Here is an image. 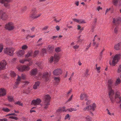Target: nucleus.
I'll return each mask as SVG.
<instances>
[{
    "instance_id": "7",
    "label": "nucleus",
    "mask_w": 121,
    "mask_h": 121,
    "mask_svg": "<svg viewBox=\"0 0 121 121\" xmlns=\"http://www.w3.org/2000/svg\"><path fill=\"white\" fill-rule=\"evenodd\" d=\"M59 58L60 57L57 54H55L54 57L52 56L50 57L49 61L51 63L53 61L54 63H55L58 61Z\"/></svg>"
},
{
    "instance_id": "59",
    "label": "nucleus",
    "mask_w": 121,
    "mask_h": 121,
    "mask_svg": "<svg viewBox=\"0 0 121 121\" xmlns=\"http://www.w3.org/2000/svg\"><path fill=\"white\" fill-rule=\"evenodd\" d=\"M56 30L57 31H58L60 29V27L58 26H56Z\"/></svg>"
},
{
    "instance_id": "58",
    "label": "nucleus",
    "mask_w": 121,
    "mask_h": 121,
    "mask_svg": "<svg viewBox=\"0 0 121 121\" xmlns=\"http://www.w3.org/2000/svg\"><path fill=\"white\" fill-rule=\"evenodd\" d=\"M73 20L74 21H75L77 22H79V20L78 19L74 18L73 19Z\"/></svg>"
},
{
    "instance_id": "30",
    "label": "nucleus",
    "mask_w": 121,
    "mask_h": 121,
    "mask_svg": "<svg viewBox=\"0 0 121 121\" xmlns=\"http://www.w3.org/2000/svg\"><path fill=\"white\" fill-rule=\"evenodd\" d=\"M55 51L57 52H60L61 49L60 47H58L55 48Z\"/></svg>"
},
{
    "instance_id": "54",
    "label": "nucleus",
    "mask_w": 121,
    "mask_h": 121,
    "mask_svg": "<svg viewBox=\"0 0 121 121\" xmlns=\"http://www.w3.org/2000/svg\"><path fill=\"white\" fill-rule=\"evenodd\" d=\"M38 87V86H37L35 84L33 86V88L35 89H36L37 88V87Z\"/></svg>"
},
{
    "instance_id": "46",
    "label": "nucleus",
    "mask_w": 121,
    "mask_h": 121,
    "mask_svg": "<svg viewBox=\"0 0 121 121\" xmlns=\"http://www.w3.org/2000/svg\"><path fill=\"white\" fill-rule=\"evenodd\" d=\"M21 78L22 79L24 80L26 78V75L23 74H22L21 77Z\"/></svg>"
},
{
    "instance_id": "55",
    "label": "nucleus",
    "mask_w": 121,
    "mask_h": 121,
    "mask_svg": "<svg viewBox=\"0 0 121 121\" xmlns=\"http://www.w3.org/2000/svg\"><path fill=\"white\" fill-rule=\"evenodd\" d=\"M70 109L71 110V111H76L77 110V109L75 108H70Z\"/></svg>"
},
{
    "instance_id": "24",
    "label": "nucleus",
    "mask_w": 121,
    "mask_h": 121,
    "mask_svg": "<svg viewBox=\"0 0 121 121\" xmlns=\"http://www.w3.org/2000/svg\"><path fill=\"white\" fill-rule=\"evenodd\" d=\"M47 51L45 48H43L41 50V55L42 56H43L47 54Z\"/></svg>"
},
{
    "instance_id": "60",
    "label": "nucleus",
    "mask_w": 121,
    "mask_h": 121,
    "mask_svg": "<svg viewBox=\"0 0 121 121\" xmlns=\"http://www.w3.org/2000/svg\"><path fill=\"white\" fill-rule=\"evenodd\" d=\"M8 120L6 118H4L3 119H1L0 120V121H7Z\"/></svg>"
},
{
    "instance_id": "25",
    "label": "nucleus",
    "mask_w": 121,
    "mask_h": 121,
    "mask_svg": "<svg viewBox=\"0 0 121 121\" xmlns=\"http://www.w3.org/2000/svg\"><path fill=\"white\" fill-rule=\"evenodd\" d=\"M24 51L23 50H20L18 51L17 53V55L19 56H21L24 54Z\"/></svg>"
},
{
    "instance_id": "21",
    "label": "nucleus",
    "mask_w": 121,
    "mask_h": 121,
    "mask_svg": "<svg viewBox=\"0 0 121 121\" xmlns=\"http://www.w3.org/2000/svg\"><path fill=\"white\" fill-rule=\"evenodd\" d=\"M37 70L36 69H32L30 72V75L31 76L35 75L37 74Z\"/></svg>"
},
{
    "instance_id": "14",
    "label": "nucleus",
    "mask_w": 121,
    "mask_h": 121,
    "mask_svg": "<svg viewBox=\"0 0 121 121\" xmlns=\"http://www.w3.org/2000/svg\"><path fill=\"white\" fill-rule=\"evenodd\" d=\"M50 76V75L48 72H46L43 74L42 78L44 79L46 81H47L49 79Z\"/></svg>"
},
{
    "instance_id": "20",
    "label": "nucleus",
    "mask_w": 121,
    "mask_h": 121,
    "mask_svg": "<svg viewBox=\"0 0 121 121\" xmlns=\"http://www.w3.org/2000/svg\"><path fill=\"white\" fill-rule=\"evenodd\" d=\"M114 48L116 50H119L121 49V43H119L115 45Z\"/></svg>"
},
{
    "instance_id": "17",
    "label": "nucleus",
    "mask_w": 121,
    "mask_h": 121,
    "mask_svg": "<svg viewBox=\"0 0 121 121\" xmlns=\"http://www.w3.org/2000/svg\"><path fill=\"white\" fill-rule=\"evenodd\" d=\"M6 95V90L4 89H0V96H3Z\"/></svg>"
},
{
    "instance_id": "5",
    "label": "nucleus",
    "mask_w": 121,
    "mask_h": 121,
    "mask_svg": "<svg viewBox=\"0 0 121 121\" xmlns=\"http://www.w3.org/2000/svg\"><path fill=\"white\" fill-rule=\"evenodd\" d=\"M14 49L13 48H6L4 50V52L8 55L12 56L13 55Z\"/></svg>"
},
{
    "instance_id": "32",
    "label": "nucleus",
    "mask_w": 121,
    "mask_h": 121,
    "mask_svg": "<svg viewBox=\"0 0 121 121\" xmlns=\"http://www.w3.org/2000/svg\"><path fill=\"white\" fill-rule=\"evenodd\" d=\"M42 63L40 62H37L36 63V64L39 67L41 68V67Z\"/></svg>"
},
{
    "instance_id": "8",
    "label": "nucleus",
    "mask_w": 121,
    "mask_h": 121,
    "mask_svg": "<svg viewBox=\"0 0 121 121\" xmlns=\"http://www.w3.org/2000/svg\"><path fill=\"white\" fill-rule=\"evenodd\" d=\"M12 0H0V3L3 4L4 6L7 8L9 6V3Z\"/></svg>"
},
{
    "instance_id": "18",
    "label": "nucleus",
    "mask_w": 121,
    "mask_h": 121,
    "mask_svg": "<svg viewBox=\"0 0 121 121\" xmlns=\"http://www.w3.org/2000/svg\"><path fill=\"white\" fill-rule=\"evenodd\" d=\"M54 48V47L51 45H49L47 48V51L50 53L52 52Z\"/></svg>"
},
{
    "instance_id": "50",
    "label": "nucleus",
    "mask_w": 121,
    "mask_h": 121,
    "mask_svg": "<svg viewBox=\"0 0 121 121\" xmlns=\"http://www.w3.org/2000/svg\"><path fill=\"white\" fill-rule=\"evenodd\" d=\"M87 101L86 102V105H89L91 103V101L89 100H87Z\"/></svg>"
},
{
    "instance_id": "39",
    "label": "nucleus",
    "mask_w": 121,
    "mask_h": 121,
    "mask_svg": "<svg viewBox=\"0 0 121 121\" xmlns=\"http://www.w3.org/2000/svg\"><path fill=\"white\" fill-rule=\"evenodd\" d=\"M15 104H17L19 105L20 106H22L23 105V104L22 103H21V102L19 101L16 102L15 103Z\"/></svg>"
},
{
    "instance_id": "27",
    "label": "nucleus",
    "mask_w": 121,
    "mask_h": 121,
    "mask_svg": "<svg viewBox=\"0 0 121 121\" xmlns=\"http://www.w3.org/2000/svg\"><path fill=\"white\" fill-rule=\"evenodd\" d=\"M119 0H112V2L115 6L117 5Z\"/></svg>"
},
{
    "instance_id": "35",
    "label": "nucleus",
    "mask_w": 121,
    "mask_h": 121,
    "mask_svg": "<svg viewBox=\"0 0 121 121\" xmlns=\"http://www.w3.org/2000/svg\"><path fill=\"white\" fill-rule=\"evenodd\" d=\"M2 110L5 112H9L10 111V110L8 108H3L2 109Z\"/></svg>"
},
{
    "instance_id": "47",
    "label": "nucleus",
    "mask_w": 121,
    "mask_h": 121,
    "mask_svg": "<svg viewBox=\"0 0 121 121\" xmlns=\"http://www.w3.org/2000/svg\"><path fill=\"white\" fill-rule=\"evenodd\" d=\"M79 46L77 45L73 46V48L75 49H77L78 48Z\"/></svg>"
},
{
    "instance_id": "37",
    "label": "nucleus",
    "mask_w": 121,
    "mask_h": 121,
    "mask_svg": "<svg viewBox=\"0 0 121 121\" xmlns=\"http://www.w3.org/2000/svg\"><path fill=\"white\" fill-rule=\"evenodd\" d=\"M17 116V115L15 113H10L9 114H7L6 116Z\"/></svg>"
},
{
    "instance_id": "28",
    "label": "nucleus",
    "mask_w": 121,
    "mask_h": 121,
    "mask_svg": "<svg viewBox=\"0 0 121 121\" xmlns=\"http://www.w3.org/2000/svg\"><path fill=\"white\" fill-rule=\"evenodd\" d=\"M8 99L9 101L11 102L13 100V97L11 96H8Z\"/></svg>"
},
{
    "instance_id": "26",
    "label": "nucleus",
    "mask_w": 121,
    "mask_h": 121,
    "mask_svg": "<svg viewBox=\"0 0 121 121\" xmlns=\"http://www.w3.org/2000/svg\"><path fill=\"white\" fill-rule=\"evenodd\" d=\"M31 60L30 59H25L23 60H19V61L22 63H23L25 61H29Z\"/></svg>"
},
{
    "instance_id": "41",
    "label": "nucleus",
    "mask_w": 121,
    "mask_h": 121,
    "mask_svg": "<svg viewBox=\"0 0 121 121\" xmlns=\"http://www.w3.org/2000/svg\"><path fill=\"white\" fill-rule=\"evenodd\" d=\"M28 48L27 46L26 45L23 46L22 47V48L24 50Z\"/></svg>"
},
{
    "instance_id": "22",
    "label": "nucleus",
    "mask_w": 121,
    "mask_h": 121,
    "mask_svg": "<svg viewBox=\"0 0 121 121\" xmlns=\"http://www.w3.org/2000/svg\"><path fill=\"white\" fill-rule=\"evenodd\" d=\"M8 17V15L5 13L2 12L1 16L0 18L3 20H5Z\"/></svg>"
},
{
    "instance_id": "23",
    "label": "nucleus",
    "mask_w": 121,
    "mask_h": 121,
    "mask_svg": "<svg viewBox=\"0 0 121 121\" xmlns=\"http://www.w3.org/2000/svg\"><path fill=\"white\" fill-rule=\"evenodd\" d=\"M50 102L44 101V108L46 109L48 107V106L50 104Z\"/></svg>"
},
{
    "instance_id": "61",
    "label": "nucleus",
    "mask_w": 121,
    "mask_h": 121,
    "mask_svg": "<svg viewBox=\"0 0 121 121\" xmlns=\"http://www.w3.org/2000/svg\"><path fill=\"white\" fill-rule=\"evenodd\" d=\"M29 83V82L27 81H25L24 82V85H27Z\"/></svg>"
},
{
    "instance_id": "3",
    "label": "nucleus",
    "mask_w": 121,
    "mask_h": 121,
    "mask_svg": "<svg viewBox=\"0 0 121 121\" xmlns=\"http://www.w3.org/2000/svg\"><path fill=\"white\" fill-rule=\"evenodd\" d=\"M121 56V54H116L114 56L113 59L112 64L110 61L109 62V64L110 65H112L113 66L117 64L118 60L120 59Z\"/></svg>"
},
{
    "instance_id": "45",
    "label": "nucleus",
    "mask_w": 121,
    "mask_h": 121,
    "mask_svg": "<svg viewBox=\"0 0 121 121\" xmlns=\"http://www.w3.org/2000/svg\"><path fill=\"white\" fill-rule=\"evenodd\" d=\"M62 111H64V110H63L61 108H59L56 110V112H60Z\"/></svg>"
},
{
    "instance_id": "38",
    "label": "nucleus",
    "mask_w": 121,
    "mask_h": 121,
    "mask_svg": "<svg viewBox=\"0 0 121 121\" xmlns=\"http://www.w3.org/2000/svg\"><path fill=\"white\" fill-rule=\"evenodd\" d=\"M121 81L120 79H117L116 81V84H120L121 83Z\"/></svg>"
},
{
    "instance_id": "62",
    "label": "nucleus",
    "mask_w": 121,
    "mask_h": 121,
    "mask_svg": "<svg viewBox=\"0 0 121 121\" xmlns=\"http://www.w3.org/2000/svg\"><path fill=\"white\" fill-rule=\"evenodd\" d=\"M106 110L108 112V114L110 115H111V113H110V112H109V110L107 108L106 109Z\"/></svg>"
},
{
    "instance_id": "44",
    "label": "nucleus",
    "mask_w": 121,
    "mask_h": 121,
    "mask_svg": "<svg viewBox=\"0 0 121 121\" xmlns=\"http://www.w3.org/2000/svg\"><path fill=\"white\" fill-rule=\"evenodd\" d=\"M3 48V45L0 44V53L2 52Z\"/></svg>"
},
{
    "instance_id": "49",
    "label": "nucleus",
    "mask_w": 121,
    "mask_h": 121,
    "mask_svg": "<svg viewBox=\"0 0 121 121\" xmlns=\"http://www.w3.org/2000/svg\"><path fill=\"white\" fill-rule=\"evenodd\" d=\"M35 108V107H33V108H32L31 110H30V113H32V112H36V111H35V110H32V109L34 108Z\"/></svg>"
},
{
    "instance_id": "36",
    "label": "nucleus",
    "mask_w": 121,
    "mask_h": 121,
    "mask_svg": "<svg viewBox=\"0 0 121 121\" xmlns=\"http://www.w3.org/2000/svg\"><path fill=\"white\" fill-rule=\"evenodd\" d=\"M86 120L88 121H90L91 120V117L89 116H87L86 117Z\"/></svg>"
},
{
    "instance_id": "42",
    "label": "nucleus",
    "mask_w": 121,
    "mask_h": 121,
    "mask_svg": "<svg viewBox=\"0 0 121 121\" xmlns=\"http://www.w3.org/2000/svg\"><path fill=\"white\" fill-rule=\"evenodd\" d=\"M88 72L89 70L88 69H86V73L85 74V76L86 77H87V76L88 75H89V74H88Z\"/></svg>"
},
{
    "instance_id": "2",
    "label": "nucleus",
    "mask_w": 121,
    "mask_h": 121,
    "mask_svg": "<svg viewBox=\"0 0 121 121\" xmlns=\"http://www.w3.org/2000/svg\"><path fill=\"white\" fill-rule=\"evenodd\" d=\"M37 11L35 8L33 9L32 10L31 14L30 15V17L32 19H34L37 18L41 15V14H36Z\"/></svg>"
},
{
    "instance_id": "56",
    "label": "nucleus",
    "mask_w": 121,
    "mask_h": 121,
    "mask_svg": "<svg viewBox=\"0 0 121 121\" xmlns=\"http://www.w3.org/2000/svg\"><path fill=\"white\" fill-rule=\"evenodd\" d=\"M48 28V26H46L43 28V30H46Z\"/></svg>"
},
{
    "instance_id": "52",
    "label": "nucleus",
    "mask_w": 121,
    "mask_h": 121,
    "mask_svg": "<svg viewBox=\"0 0 121 121\" xmlns=\"http://www.w3.org/2000/svg\"><path fill=\"white\" fill-rule=\"evenodd\" d=\"M29 55L30 56H31L33 54V53L31 52H29L28 53Z\"/></svg>"
},
{
    "instance_id": "48",
    "label": "nucleus",
    "mask_w": 121,
    "mask_h": 121,
    "mask_svg": "<svg viewBox=\"0 0 121 121\" xmlns=\"http://www.w3.org/2000/svg\"><path fill=\"white\" fill-rule=\"evenodd\" d=\"M69 117V114H68L66 115L65 118V119L66 120Z\"/></svg>"
},
{
    "instance_id": "13",
    "label": "nucleus",
    "mask_w": 121,
    "mask_h": 121,
    "mask_svg": "<svg viewBox=\"0 0 121 121\" xmlns=\"http://www.w3.org/2000/svg\"><path fill=\"white\" fill-rule=\"evenodd\" d=\"M41 102L40 99H37L36 100H33L32 101L31 104L32 105H37L39 104Z\"/></svg>"
},
{
    "instance_id": "16",
    "label": "nucleus",
    "mask_w": 121,
    "mask_h": 121,
    "mask_svg": "<svg viewBox=\"0 0 121 121\" xmlns=\"http://www.w3.org/2000/svg\"><path fill=\"white\" fill-rule=\"evenodd\" d=\"M88 97L87 95L85 93H82L80 95V98L81 100H82L84 99V98H86L85 100H88L87 98Z\"/></svg>"
},
{
    "instance_id": "53",
    "label": "nucleus",
    "mask_w": 121,
    "mask_h": 121,
    "mask_svg": "<svg viewBox=\"0 0 121 121\" xmlns=\"http://www.w3.org/2000/svg\"><path fill=\"white\" fill-rule=\"evenodd\" d=\"M40 84V83L38 81V82H35V84L36 85V86H39V85Z\"/></svg>"
},
{
    "instance_id": "40",
    "label": "nucleus",
    "mask_w": 121,
    "mask_h": 121,
    "mask_svg": "<svg viewBox=\"0 0 121 121\" xmlns=\"http://www.w3.org/2000/svg\"><path fill=\"white\" fill-rule=\"evenodd\" d=\"M121 65L119 66L117 70V72L119 73L121 72Z\"/></svg>"
},
{
    "instance_id": "19",
    "label": "nucleus",
    "mask_w": 121,
    "mask_h": 121,
    "mask_svg": "<svg viewBox=\"0 0 121 121\" xmlns=\"http://www.w3.org/2000/svg\"><path fill=\"white\" fill-rule=\"evenodd\" d=\"M44 101L50 102L51 97L49 95H45L44 97Z\"/></svg>"
},
{
    "instance_id": "63",
    "label": "nucleus",
    "mask_w": 121,
    "mask_h": 121,
    "mask_svg": "<svg viewBox=\"0 0 121 121\" xmlns=\"http://www.w3.org/2000/svg\"><path fill=\"white\" fill-rule=\"evenodd\" d=\"M102 8H101L100 6H99L97 8V10L98 11H99L100 9H102Z\"/></svg>"
},
{
    "instance_id": "9",
    "label": "nucleus",
    "mask_w": 121,
    "mask_h": 121,
    "mask_svg": "<svg viewBox=\"0 0 121 121\" xmlns=\"http://www.w3.org/2000/svg\"><path fill=\"white\" fill-rule=\"evenodd\" d=\"M4 28L8 30H11L14 29V26L13 24L12 23L9 22L5 25Z\"/></svg>"
},
{
    "instance_id": "12",
    "label": "nucleus",
    "mask_w": 121,
    "mask_h": 121,
    "mask_svg": "<svg viewBox=\"0 0 121 121\" xmlns=\"http://www.w3.org/2000/svg\"><path fill=\"white\" fill-rule=\"evenodd\" d=\"M62 73V70L60 69H57L53 71V73L56 76L60 75Z\"/></svg>"
},
{
    "instance_id": "33",
    "label": "nucleus",
    "mask_w": 121,
    "mask_h": 121,
    "mask_svg": "<svg viewBox=\"0 0 121 121\" xmlns=\"http://www.w3.org/2000/svg\"><path fill=\"white\" fill-rule=\"evenodd\" d=\"M9 118H11L13 119H14L16 120H17L18 119V117L15 116H10L9 117Z\"/></svg>"
},
{
    "instance_id": "34",
    "label": "nucleus",
    "mask_w": 121,
    "mask_h": 121,
    "mask_svg": "<svg viewBox=\"0 0 121 121\" xmlns=\"http://www.w3.org/2000/svg\"><path fill=\"white\" fill-rule=\"evenodd\" d=\"M21 78L18 75V78L17 79V82H16V85H17L19 83V82H18L19 81H20V80H21Z\"/></svg>"
},
{
    "instance_id": "6",
    "label": "nucleus",
    "mask_w": 121,
    "mask_h": 121,
    "mask_svg": "<svg viewBox=\"0 0 121 121\" xmlns=\"http://www.w3.org/2000/svg\"><path fill=\"white\" fill-rule=\"evenodd\" d=\"M114 95L113 101V104L114 103V100L116 101V102L117 103H119L121 101V98L120 95V94L118 92H116L115 94V98L114 99Z\"/></svg>"
},
{
    "instance_id": "29",
    "label": "nucleus",
    "mask_w": 121,
    "mask_h": 121,
    "mask_svg": "<svg viewBox=\"0 0 121 121\" xmlns=\"http://www.w3.org/2000/svg\"><path fill=\"white\" fill-rule=\"evenodd\" d=\"M39 52V50H36L34 52L33 56L35 57L37 54H38Z\"/></svg>"
},
{
    "instance_id": "64",
    "label": "nucleus",
    "mask_w": 121,
    "mask_h": 121,
    "mask_svg": "<svg viewBox=\"0 0 121 121\" xmlns=\"http://www.w3.org/2000/svg\"><path fill=\"white\" fill-rule=\"evenodd\" d=\"M79 23H86V22L84 21H81L80 22H79Z\"/></svg>"
},
{
    "instance_id": "11",
    "label": "nucleus",
    "mask_w": 121,
    "mask_h": 121,
    "mask_svg": "<svg viewBox=\"0 0 121 121\" xmlns=\"http://www.w3.org/2000/svg\"><path fill=\"white\" fill-rule=\"evenodd\" d=\"M96 108V106L94 103L93 104H91L90 105L87 106L84 108L83 109L84 111H86L87 109L90 110L92 109L93 111L95 110V108Z\"/></svg>"
},
{
    "instance_id": "4",
    "label": "nucleus",
    "mask_w": 121,
    "mask_h": 121,
    "mask_svg": "<svg viewBox=\"0 0 121 121\" xmlns=\"http://www.w3.org/2000/svg\"><path fill=\"white\" fill-rule=\"evenodd\" d=\"M17 68L21 72L28 71L30 69L28 66L21 65L18 66L17 67Z\"/></svg>"
},
{
    "instance_id": "10",
    "label": "nucleus",
    "mask_w": 121,
    "mask_h": 121,
    "mask_svg": "<svg viewBox=\"0 0 121 121\" xmlns=\"http://www.w3.org/2000/svg\"><path fill=\"white\" fill-rule=\"evenodd\" d=\"M7 64L5 60H2L0 62V70L5 69Z\"/></svg>"
},
{
    "instance_id": "1",
    "label": "nucleus",
    "mask_w": 121,
    "mask_h": 121,
    "mask_svg": "<svg viewBox=\"0 0 121 121\" xmlns=\"http://www.w3.org/2000/svg\"><path fill=\"white\" fill-rule=\"evenodd\" d=\"M108 89L109 91L108 92V96L112 102L113 103L114 94V92L112 89V86L114 85L115 83L113 80L110 79L108 82Z\"/></svg>"
},
{
    "instance_id": "57",
    "label": "nucleus",
    "mask_w": 121,
    "mask_h": 121,
    "mask_svg": "<svg viewBox=\"0 0 121 121\" xmlns=\"http://www.w3.org/2000/svg\"><path fill=\"white\" fill-rule=\"evenodd\" d=\"M73 95H72L71 96H70V98L68 99V100L67 101H70L72 99V98L73 97Z\"/></svg>"
},
{
    "instance_id": "43",
    "label": "nucleus",
    "mask_w": 121,
    "mask_h": 121,
    "mask_svg": "<svg viewBox=\"0 0 121 121\" xmlns=\"http://www.w3.org/2000/svg\"><path fill=\"white\" fill-rule=\"evenodd\" d=\"M11 76L13 77H15L16 75V74L13 71L11 72Z\"/></svg>"
},
{
    "instance_id": "51",
    "label": "nucleus",
    "mask_w": 121,
    "mask_h": 121,
    "mask_svg": "<svg viewBox=\"0 0 121 121\" xmlns=\"http://www.w3.org/2000/svg\"><path fill=\"white\" fill-rule=\"evenodd\" d=\"M118 28L117 27L115 28L114 30L115 33H117V31Z\"/></svg>"
},
{
    "instance_id": "15",
    "label": "nucleus",
    "mask_w": 121,
    "mask_h": 121,
    "mask_svg": "<svg viewBox=\"0 0 121 121\" xmlns=\"http://www.w3.org/2000/svg\"><path fill=\"white\" fill-rule=\"evenodd\" d=\"M121 18H117L116 19L114 18L113 19V22L114 24L116 26L119 25L121 22Z\"/></svg>"
},
{
    "instance_id": "31",
    "label": "nucleus",
    "mask_w": 121,
    "mask_h": 121,
    "mask_svg": "<svg viewBox=\"0 0 121 121\" xmlns=\"http://www.w3.org/2000/svg\"><path fill=\"white\" fill-rule=\"evenodd\" d=\"M54 80L57 82L58 83L60 81V77H55L54 78Z\"/></svg>"
}]
</instances>
